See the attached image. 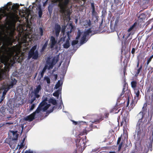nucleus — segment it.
Here are the masks:
<instances>
[{
    "label": "nucleus",
    "instance_id": "13",
    "mask_svg": "<svg viewBox=\"0 0 153 153\" xmlns=\"http://www.w3.org/2000/svg\"><path fill=\"white\" fill-rule=\"evenodd\" d=\"M10 132L12 134L13 137L12 138L13 140H17L18 139V137L19 134H17V131H10Z\"/></svg>",
    "mask_w": 153,
    "mask_h": 153
},
{
    "label": "nucleus",
    "instance_id": "63",
    "mask_svg": "<svg viewBox=\"0 0 153 153\" xmlns=\"http://www.w3.org/2000/svg\"><path fill=\"white\" fill-rule=\"evenodd\" d=\"M108 115H109V113H106L105 114V117H108Z\"/></svg>",
    "mask_w": 153,
    "mask_h": 153
},
{
    "label": "nucleus",
    "instance_id": "24",
    "mask_svg": "<svg viewBox=\"0 0 153 153\" xmlns=\"http://www.w3.org/2000/svg\"><path fill=\"white\" fill-rule=\"evenodd\" d=\"M82 140L81 142L80 143V145H81V143L82 142V145L83 144V146H85V143L86 142V136H85L83 137H82L81 139L79 140V142H80V141Z\"/></svg>",
    "mask_w": 153,
    "mask_h": 153
},
{
    "label": "nucleus",
    "instance_id": "20",
    "mask_svg": "<svg viewBox=\"0 0 153 153\" xmlns=\"http://www.w3.org/2000/svg\"><path fill=\"white\" fill-rule=\"evenodd\" d=\"M127 85H126V83H125L123 85V91L121 93V94H120V96L121 97L123 96V95L125 92L126 91H127L128 92H129V91L128 90V88L127 86Z\"/></svg>",
    "mask_w": 153,
    "mask_h": 153
},
{
    "label": "nucleus",
    "instance_id": "44",
    "mask_svg": "<svg viewBox=\"0 0 153 153\" xmlns=\"http://www.w3.org/2000/svg\"><path fill=\"white\" fill-rule=\"evenodd\" d=\"M128 63V62L127 61V60H126V59H124V61L123 62V67H125V65L126 64V67H127Z\"/></svg>",
    "mask_w": 153,
    "mask_h": 153
},
{
    "label": "nucleus",
    "instance_id": "9",
    "mask_svg": "<svg viewBox=\"0 0 153 153\" xmlns=\"http://www.w3.org/2000/svg\"><path fill=\"white\" fill-rule=\"evenodd\" d=\"M57 41L55 37L51 36L50 37L49 47L51 49H53L57 44Z\"/></svg>",
    "mask_w": 153,
    "mask_h": 153
},
{
    "label": "nucleus",
    "instance_id": "12",
    "mask_svg": "<svg viewBox=\"0 0 153 153\" xmlns=\"http://www.w3.org/2000/svg\"><path fill=\"white\" fill-rule=\"evenodd\" d=\"M47 99H45L42 101L39 104L38 107L36 110V111H37L39 113L42 109V108L43 106L47 104V103L46 102Z\"/></svg>",
    "mask_w": 153,
    "mask_h": 153
},
{
    "label": "nucleus",
    "instance_id": "45",
    "mask_svg": "<svg viewBox=\"0 0 153 153\" xmlns=\"http://www.w3.org/2000/svg\"><path fill=\"white\" fill-rule=\"evenodd\" d=\"M123 143V142H121L119 144V147H118V151H119L120 150V149L122 148V146Z\"/></svg>",
    "mask_w": 153,
    "mask_h": 153
},
{
    "label": "nucleus",
    "instance_id": "37",
    "mask_svg": "<svg viewBox=\"0 0 153 153\" xmlns=\"http://www.w3.org/2000/svg\"><path fill=\"white\" fill-rule=\"evenodd\" d=\"M59 90H57L55 91L53 94V95L56 97H58L59 95Z\"/></svg>",
    "mask_w": 153,
    "mask_h": 153
},
{
    "label": "nucleus",
    "instance_id": "43",
    "mask_svg": "<svg viewBox=\"0 0 153 153\" xmlns=\"http://www.w3.org/2000/svg\"><path fill=\"white\" fill-rule=\"evenodd\" d=\"M36 105V104H33L32 105H31L30 108V111H32L33 109L34 108L35 106Z\"/></svg>",
    "mask_w": 153,
    "mask_h": 153
},
{
    "label": "nucleus",
    "instance_id": "60",
    "mask_svg": "<svg viewBox=\"0 0 153 153\" xmlns=\"http://www.w3.org/2000/svg\"><path fill=\"white\" fill-rule=\"evenodd\" d=\"M114 3L117 4H119V1L118 0H114Z\"/></svg>",
    "mask_w": 153,
    "mask_h": 153
},
{
    "label": "nucleus",
    "instance_id": "31",
    "mask_svg": "<svg viewBox=\"0 0 153 153\" xmlns=\"http://www.w3.org/2000/svg\"><path fill=\"white\" fill-rule=\"evenodd\" d=\"M127 117H123V119L122 121L120 123V126H122L123 124L124 123H125V125L126 124L127 121H126Z\"/></svg>",
    "mask_w": 153,
    "mask_h": 153
},
{
    "label": "nucleus",
    "instance_id": "57",
    "mask_svg": "<svg viewBox=\"0 0 153 153\" xmlns=\"http://www.w3.org/2000/svg\"><path fill=\"white\" fill-rule=\"evenodd\" d=\"M135 52V49L134 48H133L132 49V50L131 51V53L132 54H134Z\"/></svg>",
    "mask_w": 153,
    "mask_h": 153
},
{
    "label": "nucleus",
    "instance_id": "2",
    "mask_svg": "<svg viewBox=\"0 0 153 153\" xmlns=\"http://www.w3.org/2000/svg\"><path fill=\"white\" fill-rule=\"evenodd\" d=\"M70 0H61L58 4L59 8V12L65 17L70 18L71 12L70 10L67 8V6Z\"/></svg>",
    "mask_w": 153,
    "mask_h": 153
},
{
    "label": "nucleus",
    "instance_id": "54",
    "mask_svg": "<svg viewBox=\"0 0 153 153\" xmlns=\"http://www.w3.org/2000/svg\"><path fill=\"white\" fill-rule=\"evenodd\" d=\"M92 15H95L97 13L95 10H92Z\"/></svg>",
    "mask_w": 153,
    "mask_h": 153
},
{
    "label": "nucleus",
    "instance_id": "59",
    "mask_svg": "<svg viewBox=\"0 0 153 153\" xmlns=\"http://www.w3.org/2000/svg\"><path fill=\"white\" fill-rule=\"evenodd\" d=\"M66 28L65 27L64 28H62V33H64L65 31V29Z\"/></svg>",
    "mask_w": 153,
    "mask_h": 153
},
{
    "label": "nucleus",
    "instance_id": "14",
    "mask_svg": "<svg viewBox=\"0 0 153 153\" xmlns=\"http://www.w3.org/2000/svg\"><path fill=\"white\" fill-rule=\"evenodd\" d=\"M70 39V37H67V39L66 40V41L65 44L63 45V47L65 48H68L70 46L69 43V40Z\"/></svg>",
    "mask_w": 153,
    "mask_h": 153
},
{
    "label": "nucleus",
    "instance_id": "8",
    "mask_svg": "<svg viewBox=\"0 0 153 153\" xmlns=\"http://www.w3.org/2000/svg\"><path fill=\"white\" fill-rule=\"evenodd\" d=\"M39 113L37 111H36V110L35 111L33 112L32 114L26 117L25 118V120L26 121H28L29 122L32 121L35 119V116L36 114H38Z\"/></svg>",
    "mask_w": 153,
    "mask_h": 153
},
{
    "label": "nucleus",
    "instance_id": "27",
    "mask_svg": "<svg viewBox=\"0 0 153 153\" xmlns=\"http://www.w3.org/2000/svg\"><path fill=\"white\" fill-rule=\"evenodd\" d=\"M46 62L47 64L49 65L48 68V69L52 68L53 66L54 65L53 63H52L51 62H50L48 61H47Z\"/></svg>",
    "mask_w": 153,
    "mask_h": 153
},
{
    "label": "nucleus",
    "instance_id": "34",
    "mask_svg": "<svg viewBox=\"0 0 153 153\" xmlns=\"http://www.w3.org/2000/svg\"><path fill=\"white\" fill-rule=\"evenodd\" d=\"M44 80H46L48 84H50L51 82L50 79L49 77L47 76L44 77Z\"/></svg>",
    "mask_w": 153,
    "mask_h": 153
},
{
    "label": "nucleus",
    "instance_id": "23",
    "mask_svg": "<svg viewBox=\"0 0 153 153\" xmlns=\"http://www.w3.org/2000/svg\"><path fill=\"white\" fill-rule=\"evenodd\" d=\"M146 113V110H145V109H143V110L142 111H141L140 112L138 115H141V118L139 120H142L143 118L144 115Z\"/></svg>",
    "mask_w": 153,
    "mask_h": 153
},
{
    "label": "nucleus",
    "instance_id": "33",
    "mask_svg": "<svg viewBox=\"0 0 153 153\" xmlns=\"http://www.w3.org/2000/svg\"><path fill=\"white\" fill-rule=\"evenodd\" d=\"M50 105V104H47L43 108H42V110L44 111H45L49 108Z\"/></svg>",
    "mask_w": 153,
    "mask_h": 153
},
{
    "label": "nucleus",
    "instance_id": "51",
    "mask_svg": "<svg viewBox=\"0 0 153 153\" xmlns=\"http://www.w3.org/2000/svg\"><path fill=\"white\" fill-rule=\"evenodd\" d=\"M126 65L125 66V67H124L123 68V73L124 75H125V74L126 73Z\"/></svg>",
    "mask_w": 153,
    "mask_h": 153
},
{
    "label": "nucleus",
    "instance_id": "3",
    "mask_svg": "<svg viewBox=\"0 0 153 153\" xmlns=\"http://www.w3.org/2000/svg\"><path fill=\"white\" fill-rule=\"evenodd\" d=\"M96 119L94 120L93 121L91 122L92 123L89 125V128H87V130H83L82 131H81L80 133L79 134V136H82L85 134H87L88 132L92 130L93 123H99L100 121L103 120L102 115L101 114L96 115Z\"/></svg>",
    "mask_w": 153,
    "mask_h": 153
},
{
    "label": "nucleus",
    "instance_id": "6",
    "mask_svg": "<svg viewBox=\"0 0 153 153\" xmlns=\"http://www.w3.org/2000/svg\"><path fill=\"white\" fill-rule=\"evenodd\" d=\"M17 82V80L14 78V77L11 76L10 79L9 84L5 83L4 84L11 88H13V86L16 84Z\"/></svg>",
    "mask_w": 153,
    "mask_h": 153
},
{
    "label": "nucleus",
    "instance_id": "36",
    "mask_svg": "<svg viewBox=\"0 0 153 153\" xmlns=\"http://www.w3.org/2000/svg\"><path fill=\"white\" fill-rule=\"evenodd\" d=\"M67 39V36H63V37L61 38L60 39V41L62 42V43L63 42H64L65 41H66V40Z\"/></svg>",
    "mask_w": 153,
    "mask_h": 153
},
{
    "label": "nucleus",
    "instance_id": "50",
    "mask_svg": "<svg viewBox=\"0 0 153 153\" xmlns=\"http://www.w3.org/2000/svg\"><path fill=\"white\" fill-rule=\"evenodd\" d=\"M13 124V123L12 122H6L5 123H4L3 125V126L5 125L6 124H8V125H11Z\"/></svg>",
    "mask_w": 153,
    "mask_h": 153
},
{
    "label": "nucleus",
    "instance_id": "49",
    "mask_svg": "<svg viewBox=\"0 0 153 153\" xmlns=\"http://www.w3.org/2000/svg\"><path fill=\"white\" fill-rule=\"evenodd\" d=\"M121 137H120L118 138V139L117 141V145L119 144L120 143L121 141Z\"/></svg>",
    "mask_w": 153,
    "mask_h": 153
},
{
    "label": "nucleus",
    "instance_id": "46",
    "mask_svg": "<svg viewBox=\"0 0 153 153\" xmlns=\"http://www.w3.org/2000/svg\"><path fill=\"white\" fill-rule=\"evenodd\" d=\"M39 32L40 36H42L43 35V30L42 27L39 28Z\"/></svg>",
    "mask_w": 153,
    "mask_h": 153
},
{
    "label": "nucleus",
    "instance_id": "7",
    "mask_svg": "<svg viewBox=\"0 0 153 153\" xmlns=\"http://www.w3.org/2000/svg\"><path fill=\"white\" fill-rule=\"evenodd\" d=\"M74 30V27L72 25V24H70L67 27V28L66 30V33H67V37H70V34L71 32Z\"/></svg>",
    "mask_w": 153,
    "mask_h": 153
},
{
    "label": "nucleus",
    "instance_id": "5",
    "mask_svg": "<svg viewBox=\"0 0 153 153\" xmlns=\"http://www.w3.org/2000/svg\"><path fill=\"white\" fill-rule=\"evenodd\" d=\"M36 45H34L33 46L30 50L28 53V59H30L32 58L34 59H37L38 57L39 52L38 50H35L36 49Z\"/></svg>",
    "mask_w": 153,
    "mask_h": 153
},
{
    "label": "nucleus",
    "instance_id": "64",
    "mask_svg": "<svg viewBox=\"0 0 153 153\" xmlns=\"http://www.w3.org/2000/svg\"><path fill=\"white\" fill-rule=\"evenodd\" d=\"M48 65H45L44 68H44V69H45V70H46L47 69V68H48Z\"/></svg>",
    "mask_w": 153,
    "mask_h": 153
},
{
    "label": "nucleus",
    "instance_id": "18",
    "mask_svg": "<svg viewBox=\"0 0 153 153\" xmlns=\"http://www.w3.org/2000/svg\"><path fill=\"white\" fill-rule=\"evenodd\" d=\"M118 108L117 106H115L114 107L111 109L110 112V113H118L119 112L120 109L118 110Z\"/></svg>",
    "mask_w": 153,
    "mask_h": 153
},
{
    "label": "nucleus",
    "instance_id": "10",
    "mask_svg": "<svg viewBox=\"0 0 153 153\" xmlns=\"http://www.w3.org/2000/svg\"><path fill=\"white\" fill-rule=\"evenodd\" d=\"M42 88L41 85H38L36 88L34 89L33 93L34 94V96H36L37 98H38L40 97V95L38 94L39 91L41 90Z\"/></svg>",
    "mask_w": 153,
    "mask_h": 153
},
{
    "label": "nucleus",
    "instance_id": "22",
    "mask_svg": "<svg viewBox=\"0 0 153 153\" xmlns=\"http://www.w3.org/2000/svg\"><path fill=\"white\" fill-rule=\"evenodd\" d=\"M131 87L134 89V90L137 89L136 88L137 85V82L136 80H134L131 81Z\"/></svg>",
    "mask_w": 153,
    "mask_h": 153
},
{
    "label": "nucleus",
    "instance_id": "30",
    "mask_svg": "<svg viewBox=\"0 0 153 153\" xmlns=\"http://www.w3.org/2000/svg\"><path fill=\"white\" fill-rule=\"evenodd\" d=\"M92 30H91V28H90L89 29H88L87 30L84 32V34L86 36H87L89 35L90 33H91L92 32Z\"/></svg>",
    "mask_w": 153,
    "mask_h": 153
},
{
    "label": "nucleus",
    "instance_id": "62",
    "mask_svg": "<svg viewBox=\"0 0 153 153\" xmlns=\"http://www.w3.org/2000/svg\"><path fill=\"white\" fill-rule=\"evenodd\" d=\"M137 134H139V133H140V128H138L137 129Z\"/></svg>",
    "mask_w": 153,
    "mask_h": 153
},
{
    "label": "nucleus",
    "instance_id": "17",
    "mask_svg": "<svg viewBox=\"0 0 153 153\" xmlns=\"http://www.w3.org/2000/svg\"><path fill=\"white\" fill-rule=\"evenodd\" d=\"M149 139L150 140L149 142V147L148 149L151 151H152V145L153 142V137L151 136L149 138Z\"/></svg>",
    "mask_w": 153,
    "mask_h": 153
},
{
    "label": "nucleus",
    "instance_id": "47",
    "mask_svg": "<svg viewBox=\"0 0 153 153\" xmlns=\"http://www.w3.org/2000/svg\"><path fill=\"white\" fill-rule=\"evenodd\" d=\"M87 25L89 27H90L91 25V21L90 20H89L88 21H87Z\"/></svg>",
    "mask_w": 153,
    "mask_h": 153
},
{
    "label": "nucleus",
    "instance_id": "40",
    "mask_svg": "<svg viewBox=\"0 0 153 153\" xmlns=\"http://www.w3.org/2000/svg\"><path fill=\"white\" fill-rule=\"evenodd\" d=\"M78 40H73L71 43V45H74L77 44L78 42Z\"/></svg>",
    "mask_w": 153,
    "mask_h": 153
},
{
    "label": "nucleus",
    "instance_id": "26",
    "mask_svg": "<svg viewBox=\"0 0 153 153\" xmlns=\"http://www.w3.org/2000/svg\"><path fill=\"white\" fill-rule=\"evenodd\" d=\"M49 102L51 103L54 105H55L57 104L56 100L53 98H50L49 100Z\"/></svg>",
    "mask_w": 153,
    "mask_h": 153
},
{
    "label": "nucleus",
    "instance_id": "21",
    "mask_svg": "<svg viewBox=\"0 0 153 153\" xmlns=\"http://www.w3.org/2000/svg\"><path fill=\"white\" fill-rule=\"evenodd\" d=\"M146 17L145 14L144 13H143L140 15L139 17V20L140 22H143L145 19Z\"/></svg>",
    "mask_w": 153,
    "mask_h": 153
},
{
    "label": "nucleus",
    "instance_id": "42",
    "mask_svg": "<svg viewBox=\"0 0 153 153\" xmlns=\"http://www.w3.org/2000/svg\"><path fill=\"white\" fill-rule=\"evenodd\" d=\"M61 86L60 83L59 81H58L57 84L55 85V87L56 89L58 88Z\"/></svg>",
    "mask_w": 153,
    "mask_h": 153
},
{
    "label": "nucleus",
    "instance_id": "29",
    "mask_svg": "<svg viewBox=\"0 0 153 153\" xmlns=\"http://www.w3.org/2000/svg\"><path fill=\"white\" fill-rule=\"evenodd\" d=\"M58 60H59L58 57H54L52 59L51 62L54 65H55V64L58 62Z\"/></svg>",
    "mask_w": 153,
    "mask_h": 153
},
{
    "label": "nucleus",
    "instance_id": "55",
    "mask_svg": "<svg viewBox=\"0 0 153 153\" xmlns=\"http://www.w3.org/2000/svg\"><path fill=\"white\" fill-rule=\"evenodd\" d=\"M25 153H33V152L32 151H30V150H27L26 151Z\"/></svg>",
    "mask_w": 153,
    "mask_h": 153
},
{
    "label": "nucleus",
    "instance_id": "61",
    "mask_svg": "<svg viewBox=\"0 0 153 153\" xmlns=\"http://www.w3.org/2000/svg\"><path fill=\"white\" fill-rule=\"evenodd\" d=\"M147 106V103H144L143 105V107L142 109H144V108L146 107Z\"/></svg>",
    "mask_w": 153,
    "mask_h": 153
},
{
    "label": "nucleus",
    "instance_id": "35",
    "mask_svg": "<svg viewBox=\"0 0 153 153\" xmlns=\"http://www.w3.org/2000/svg\"><path fill=\"white\" fill-rule=\"evenodd\" d=\"M142 68V65H140L139 68L138 69V70H137V72L135 74V76H137L140 73Z\"/></svg>",
    "mask_w": 153,
    "mask_h": 153
},
{
    "label": "nucleus",
    "instance_id": "11",
    "mask_svg": "<svg viewBox=\"0 0 153 153\" xmlns=\"http://www.w3.org/2000/svg\"><path fill=\"white\" fill-rule=\"evenodd\" d=\"M61 26L58 23H56L55 25L54 30L55 34L56 37L58 36L61 31Z\"/></svg>",
    "mask_w": 153,
    "mask_h": 153
},
{
    "label": "nucleus",
    "instance_id": "38",
    "mask_svg": "<svg viewBox=\"0 0 153 153\" xmlns=\"http://www.w3.org/2000/svg\"><path fill=\"white\" fill-rule=\"evenodd\" d=\"M44 73L42 71L40 72L39 73V76H40V77L39 76V80H40V79L42 78L44 76Z\"/></svg>",
    "mask_w": 153,
    "mask_h": 153
},
{
    "label": "nucleus",
    "instance_id": "28",
    "mask_svg": "<svg viewBox=\"0 0 153 153\" xmlns=\"http://www.w3.org/2000/svg\"><path fill=\"white\" fill-rule=\"evenodd\" d=\"M14 19V16L12 14H11L10 15L7 16L6 19H7L8 21H11L12 20H13Z\"/></svg>",
    "mask_w": 153,
    "mask_h": 153
},
{
    "label": "nucleus",
    "instance_id": "48",
    "mask_svg": "<svg viewBox=\"0 0 153 153\" xmlns=\"http://www.w3.org/2000/svg\"><path fill=\"white\" fill-rule=\"evenodd\" d=\"M119 18H117L116 19L115 22V24L116 25L117 24L119 21Z\"/></svg>",
    "mask_w": 153,
    "mask_h": 153
},
{
    "label": "nucleus",
    "instance_id": "39",
    "mask_svg": "<svg viewBox=\"0 0 153 153\" xmlns=\"http://www.w3.org/2000/svg\"><path fill=\"white\" fill-rule=\"evenodd\" d=\"M42 10L41 8H40L39 9V11L38 12V14H39V17L40 18H41L42 17Z\"/></svg>",
    "mask_w": 153,
    "mask_h": 153
},
{
    "label": "nucleus",
    "instance_id": "32",
    "mask_svg": "<svg viewBox=\"0 0 153 153\" xmlns=\"http://www.w3.org/2000/svg\"><path fill=\"white\" fill-rule=\"evenodd\" d=\"M82 32H81L80 30H78L77 32V36L76 37V39L78 40L79 39L82 34Z\"/></svg>",
    "mask_w": 153,
    "mask_h": 153
},
{
    "label": "nucleus",
    "instance_id": "53",
    "mask_svg": "<svg viewBox=\"0 0 153 153\" xmlns=\"http://www.w3.org/2000/svg\"><path fill=\"white\" fill-rule=\"evenodd\" d=\"M151 60L152 59L149 58L148 59L146 63L147 65H149V63L150 62Z\"/></svg>",
    "mask_w": 153,
    "mask_h": 153
},
{
    "label": "nucleus",
    "instance_id": "1",
    "mask_svg": "<svg viewBox=\"0 0 153 153\" xmlns=\"http://www.w3.org/2000/svg\"><path fill=\"white\" fill-rule=\"evenodd\" d=\"M13 52H16L18 50L17 45L13 46L11 48ZM13 56V53H8L6 55H3L0 59L1 62L6 67L3 69H2L0 72V79L1 80L7 78L9 77L8 73L10 68L13 66L15 63Z\"/></svg>",
    "mask_w": 153,
    "mask_h": 153
},
{
    "label": "nucleus",
    "instance_id": "16",
    "mask_svg": "<svg viewBox=\"0 0 153 153\" xmlns=\"http://www.w3.org/2000/svg\"><path fill=\"white\" fill-rule=\"evenodd\" d=\"M48 40L46 41L44 44L42 46L40 50V52L41 53L44 52L45 50L46 49L48 45Z\"/></svg>",
    "mask_w": 153,
    "mask_h": 153
},
{
    "label": "nucleus",
    "instance_id": "56",
    "mask_svg": "<svg viewBox=\"0 0 153 153\" xmlns=\"http://www.w3.org/2000/svg\"><path fill=\"white\" fill-rule=\"evenodd\" d=\"M55 108V106L53 107L51 109L49 110V111H48L49 112V113H51L53 111L54 108Z\"/></svg>",
    "mask_w": 153,
    "mask_h": 153
},
{
    "label": "nucleus",
    "instance_id": "25",
    "mask_svg": "<svg viewBox=\"0 0 153 153\" xmlns=\"http://www.w3.org/2000/svg\"><path fill=\"white\" fill-rule=\"evenodd\" d=\"M87 36L83 34V36L81 38L80 43L81 44H83L84 43H85L86 42H87V40H86V38Z\"/></svg>",
    "mask_w": 153,
    "mask_h": 153
},
{
    "label": "nucleus",
    "instance_id": "19",
    "mask_svg": "<svg viewBox=\"0 0 153 153\" xmlns=\"http://www.w3.org/2000/svg\"><path fill=\"white\" fill-rule=\"evenodd\" d=\"M3 88L4 90V91L3 92V96H4L6 95L7 91L10 88L8 87L4 84V83H3Z\"/></svg>",
    "mask_w": 153,
    "mask_h": 153
},
{
    "label": "nucleus",
    "instance_id": "58",
    "mask_svg": "<svg viewBox=\"0 0 153 153\" xmlns=\"http://www.w3.org/2000/svg\"><path fill=\"white\" fill-rule=\"evenodd\" d=\"M91 5L92 9L95 7L94 3L93 2L91 3Z\"/></svg>",
    "mask_w": 153,
    "mask_h": 153
},
{
    "label": "nucleus",
    "instance_id": "4",
    "mask_svg": "<svg viewBox=\"0 0 153 153\" xmlns=\"http://www.w3.org/2000/svg\"><path fill=\"white\" fill-rule=\"evenodd\" d=\"M138 24L137 23L135 22L134 24L130 27L127 30L128 33H126L123 34L122 37V38L124 39V45L126 46L127 45V40L128 38L131 35H133L134 33L131 32L132 30L134 31L136 30L138 27Z\"/></svg>",
    "mask_w": 153,
    "mask_h": 153
},
{
    "label": "nucleus",
    "instance_id": "52",
    "mask_svg": "<svg viewBox=\"0 0 153 153\" xmlns=\"http://www.w3.org/2000/svg\"><path fill=\"white\" fill-rule=\"evenodd\" d=\"M48 9L49 12L51 11H52V7L50 6H49L48 7Z\"/></svg>",
    "mask_w": 153,
    "mask_h": 153
},
{
    "label": "nucleus",
    "instance_id": "15",
    "mask_svg": "<svg viewBox=\"0 0 153 153\" xmlns=\"http://www.w3.org/2000/svg\"><path fill=\"white\" fill-rule=\"evenodd\" d=\"M134 90V93L135 94V96L134 97V98L137 100L140 98V91L138 89V88L137 89Z\"/></svg>",
    "mask_w": 153,
    "mask_h": 153
},
{
    "label": "nucleus",
    "instance_id": "41",
    "mask_svg": "<svg viewBox=\"0 0 153 153\" xmlns=\"http://www.w3.org/2000/svg\"><path fill=\"white\" fill-rule=\"evenodd\" d=\"M36 98H37L36 97V96H35L33 97L32 98V99H31V100H30V101L29 102V103H30V104H33V102L36 100Z\"/></svg>",
    "mask_w": 153,
    "mask_h": 153
}]
</instances>
